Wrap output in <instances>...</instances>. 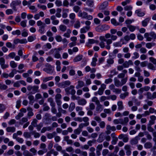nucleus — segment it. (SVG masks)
Returning a JSON list of instances; mask_svg holds the SVG:
<instances>
[{
    "label": "nucleus",
    "mask_w": 156,
    "mask_h": 156,
    "mask_svg": "<svg viewBox=\"0 0 156 156\" xmlns=\"http://www.w3.org/2000/svg\"><path fill=\"white\" fill-rule=\"evenodd\" d=\"M109 100L111 99L112 100L114 101L116 100L117 98L116 96L115 95H112L108 96Z\"/></svg>",
    "instance_id": "59"
},
{
    "label": "nucleus",
    "mask_w": 156,
    "mask_h": 156,
    "mask_svg": "<svg viewBox=\"0 0 156 156\" xmlns=\"http://www.w3.org/2000/svg\"><path fill=\"white\" fill-rule=\"evenodd\" d=\"M92 101L93 102H95L96 105L100 103L99 100L98 99V98L96 97H94L92 98Z\"/></svg>",
    "instance_id": "51"
},
{
    "label": "nucleus",
    "mask_w": 156,
    "mask_h": 156,
    "mask_svg": "<svg viewBox=\"0 0 156 156\" xmlns=\"http://www.w3.org/2000/svg\"><path fill=\"white\" fill-rule=\"evenodd\" d=\"M154 32L152 31L150 33H146L144 34V37L146 39L147 41H151L152 39H153V37L151 36V33Z\"/></svg>",
    "instance_id": "7"
},
{
    "label": "nucleus",
    "mask_w": 156,
    "mask_h": 156,
    "mask_svg": "<svg viewBox=\"0 0 156 156\" xmlns=\"http://www.w3.org/2000/svg\"><path fill=\"white\" fill-rule=\"evenodd\" d=\"M83 56L82 55H79L76 56L73 60L74 62H77L80 61L82 58Z\"/></svg>",
    "instance_id": "32"
},
{
    "label": "nucleus",
    "mask_w": 156,
    "mask_h": 156,
    "mask_svg": "<svg viewBox=\"0 0 156 156\" xmlns=\"http://www.w3.org/2000/svg\"><path fill=\"white\" fill-rule=\"evenodd\" d=\"M10 66L13 68H16L17 66V64L14 61H11L10 62Z\"/></svg>",
    "instance_id": "48"
},
{
    "label": "nucleus",
    "mask_w": 156,
    "mask_h": 156,
    "mask_svg": "<svg viewBox=\"0 0 156 156\" xmlns=\"http://www.w3.org/2000/svg\"><path fill=\"white\" fill-rule=\"evenodd\" d=\"M87 13L86 12H82L81 11H80L78 13V16L81 17L82 18L86 19L87 16Z\"/></svg>",
    "instance_id": "13"
},
{
    "label": "nucleus",
    "mask_w": 156,
    "mask_h": 156,
    "mask_svg": "<svg viewBox=\"0 0 156 156\" xmlns=\"http://www.w3.org/2000/svg\"><path fill=\"white\" fill-rule=\"evenodd\" d=\"M147 98V99L152 100V94L150 92H147L146 94Z\"/></svg>",
    "instance_id": "57"
},
{
    "label": "nucleus",
    "mask_w": 156,
    "mask_h": 156,
    "mask_svg": "<svg viewBox=\"0 0 156 156\" xmlns=\"http://www.w3.org/2000/svg\"><path fill=\"white\" fill-rule=\"evenodd\" d=\"M27 90L29 91L32 90L31 93L33 94H34L36 92H38L39 87L36 85L32 86L29 85L27 86Z\"/></svg>",
    "instance_id": "3"
},
{
    "label": "nucleus",
    "mask_w": 156,
    "mask_h": 156,
    "mask_svg": "<svg viewBox=\"0 0 156 156\" xmlns=\"http://www.w3.org/2000/svg\"><path fill=\"white\" fill-rule=\"evenodd\" d=\"M115 85L117 87L121 86V83L120 81L117 79V78L115 77L114 79Z\"/></svg>",
    "instance_id": "18"
},
{
    "label": "nucleus",
    "mask_w": 156,
    "mask_h": 156,
    "mask_svg": "<svg viewBox=\"0 0 156 156\" xmlns=\"http://www.w3.org/2000/svg\"><path fill=\"white\" fill-rule=\"evenodd\" d=\"M147 67L148 69L152 70H154L155 69V68L154 66L152 64L150 63H148V64Z\"/></svg>",
    "instance_id": "58"
},
{
    "label": "nucleus",
    "mask_w": 156,
    "mask_h": 156,
    "mask_svg": "<svg viewBox=\"0 0 156 156\" xmlns=\"http://www.w3.org/2000/svg\"><path fill=\"white\" fill-rule=\"evenodd\" d=\"M6 46L9 48H15V45H12L11 42H7L6 43Z\"/></svg>",
    "instance_id": "40"
},
{
    "label": "nucleus",
    "mask_w": 156,
    "mask_h": 156,
    "mask_svg": "<svg viewBox=\"0 0 156 156\" xmlns=\"http://www.w3.org/2000/svg\"><path fill=\"white\" fill-rule=\"evenodd\" d=\"M96 105L97 106L96 108V110L97 112L100 113L103 109V106L100 104V103Z\"/></svg>",
    "instance_id": "14"
},
{
    "label": "nucleus",
    "mask_w": 156,
    "mask_h": 156,
    "mask_svg": "<svg viewBox=\"0 0 156 156\" xmlns=\"http://www.w3.org/2000/svg\"><path fill=\"white\" fill-rule=\"evenodd\" d=\"M45 25H42L41 26H40L39 27V29L38 30V32L41 33V34H44L45 31Z\"/></svg>",
    "instance_id": "15"
},
{
    "label": "nucleus",
    "mask_w": 156,
    "mask_h": 156,
    "mask_svg": "<svg viewBox=\"0 0 156 156\" xmlns=\"http://www.w3.org/2000/svg\"><path fill=\"white\" fill-rule=\"evenodd\" d=\"M111 23L114 26H117L119 25V23L117 22L115 19L113 18L111 20Z\"/></svg>",
    "instance_id": "44"
},
{
    "label": "nucleus",
    "mask_w": 156,
    "mask_h": 156,
    "mask_svg": "<svg viewBox=\"0 0 156 156\" xmlns=\"http://www.w3.org/2000/svg\"><path fill=\"white\" fill-rule=\"evenodd\" d=\"M87 4L90 7H92L94 5V2L92 1L87 0L86 2Z\"/></svg>",
    "instance_id": "53"
},
{
    "label": "nucleus",
    "mask_w": 156,
    "mask_h": 156,
    "mask_svg": "<svg viewBox=\"0 0 156 156\" xmlns=\"http://www.w3.org/2000/svg\"><path fill=\"white\" fill-rule=\"evenodd\" d=\"M152 147V144L150 142H147L146 143L144 144V147L145 148H150Z\"/></svg>",
    "instance_id": "39"
},
{
    "label": "nucleus",
    "mask_w": 156,
    "mask_h": 156,
    "mask_svg": "<svg viewBox=\"0 0 156 156\" xmlns=\"http://www.w3.org/2000/svg\"><path fill=\"white\" fill-rule=\"evenodd\" d=\"M8 87L6 85L2 83H0V90H5L7 89Z\"/></svg>",
    "instance_id": "45"
},
{
    "label": "nucleus",
    "mask_w": 156,
    "mask_h": 156,
    "mask_svg": "<svg viewBox=\"0 0 156 156\" xmlns=\"http://www.w3.org/2000/svg\"><path fill=\"white\" fill-rule=\"evenodd\" d=\"M75 87L73 85H70L69 87H68L65 89V91L67 95L75 94L76 91L74 89Z\"/></svg>",
    "instance_id": "2"
},
{
    "label": "nucleus",
    "mask_w": 156,
    "mask_h": 156,
    "mask_svg": "<svg viewBox=\"0 0 156 156\" xmlns=\"http://www.w3.org/2000/svg\"><path fill=\"white\" fill-rule=\"evenodd\" d=\"M17 72V71H16V69H13L12 70V72L10 73L9 75V76L11 78L13 77L14 76V74H16Z\"/></svg>",
    "instance_id": "41"
},
{
    "label": "nucleus",
    "mask_w": 156,
    "mask_h": 156,
    "mask_svg": "<svg viewBox=\"0 0 156 156\" xmlns=\"http://www.w3.org/2000/svg\"><path fill=\"white\" fill-rule=\"evenodd\" d=\"M57 133L55 132H53L52 133H48L47 134V136L48 139H52L54 136L56 135Z\"/></svg>",
    "instance_id": "19"
},
{
    "label": "nucleus",
    "mask_w": 156,
    "mask_h": 156,
    "mask_svg": "<svg viewBox=\"0 0 156 156\" xmlns=\"http://www.w3.org/2000/svg\"><path fill=\"white\" fill-rule=\"evenodd\" d=\"M59 29L60 30L64 32L66 30L67 27L66 26L62 24L59 26Z\"/></svg>",
    "instance_id": "34"
},
{
    "label": "nucleus",
    "mask_w": 156,
    "mask_h": 156,
    "mask_svg": "<svg viewBox=\"0 0 156 156\" xmlns=\"http://www.w3.org/2000/svg\"><path fill=\"white\" fill-rule=\"evenodd\" d=\"M150 19V18L148 17L145 19L144 20L142 21L141 23L142 26L144 27H145L147 26Z\"/></svg>",
    "instance_id": "11"
},
{
    "label": "nucleus",
    "mask_w": 156,
    "mask_h": 156,
    "mask_svg": "<svg viewBox=\"0 0 156 156\" xmlns=\"http://www.w3.org/2000/svg\"><path fill=\"white\" fill-rule=\"evenodd\" d=\"M117 105L118 106V108L119 110L121 111L123 109L124 107L122 101H118L117 102Z\"/></svg>",
    "instance_id": "24"
},
{
    "label": "nucleus",
    "mask_w": 156,
    "mask_h": 156,
    "mask_svg": "<svg viewBox=\"0 0 156 156\" xmlns=\"http://www.w3.org/2000/svg\"><path fill=\"white\" fill-rule=\"evenodd\" d=\"M129 95V93L127 92H126L123 94H121L119 96L120 98L122 99H124L125 98Z\"/></svg>",
    "instance_id": "36"
},
{
    "label": "nucleus",
    "mask_w": 156,
    "mask_h": 156,
    "mask_svg": "<svg viewBox=\"0 0 156 156\" xmlns=\"http://www.w3.org/2000/svg\"><path fill=\"white\" fill-rule=\"evenodd\" d=\"M107 62L109 65H112L114 62V61L113 58H109L107 59Z\"/></svg>",
    "instance_id": "52"
},
{
    "label": "nucleus",
    "mask_w": 156,
    "mask_h": 156,
    "mask_svg": "<svg viewBox=\"0 0 156 156\" xmlns=\"http://www.w3.org/2000/svg\"><path fill=\"white\" fill-rule=\"evenodd\" d=\"M128 80V78L127 77H125V78H123L121 80V86L125 84L126 82Z\"/></svg>",
    "instance_id": "60"
},
{
    "label": "nucleus",
    "mask_w": 156,
    "mask_h": 156,
    "mask_svg": "<svg viewBox=\"0 0 156 156\" xmlns=\"http://www.w3.org/2000/svg\"><path fill=\"white\" fill-rule=\"evenodd\" d=\"M12 34L13 35H20L21 34V32L20 30H17L15 31H12Z\"/></svg>",
    "instance_id": "50"
},
{
    "label": "nucleus",
    "mask_w": 156,
    "mask_h": 156,
    "mask_svg": "<svg viewBox=\"0 0 156 156\" xmlns=\"http://www.w3.org/2000/svg\"><path fill=\"white\" fill-rule=\"evenodd\" d=\"M36 39L35 36H30L28 37L27 40L29 42H32L34 40Z\"/></svg>",
    "instance_id": "46"
},
{
    "label": "nucleus",
    "mask_w": 156,
    "mask_h": 156,
    "mask_svg": "<svg viewBox=\"0 0 156 156\" xmlns=\"http://www.w3.org/2000/svg\"><path fill=\"white\" fill-rule=\"evenodd\" d=\"M112 81L113 80L112 79L109 78L105 80V83L106 84H108L112 83Z\"/></svg>",
    "instance_id": "63"
},
{
    "label": "nucleus",
    "mask_w": 156,
    "mask_h": 156,
    "mask_svg": "<svg viewBox=\"0 0 156 156\" xmlns=\"http://www.w3.org/2000/svg\"><path fill=\"white\" fill-rule=\"evenodd\" d=\"M55 38L57 42H60L62 41V37L60 35H57L55 37Z\"/></svg>",
    "instance_id": "62"
},
{
    "label": "nucleus",
    "mask_w": 156,
    "mask_h": 156,
    "mask_svg": "<svg viewBox=\"0 0 156 156\" xmlns=\"http://www.w3.org/2000/svg\"><path fill=\"white\" fill-rule=\"evenodd\" d=\"M46 68L44 69V70L47 73L51 74L53 73L54 69L52 66L49 64L46 65Z\"/></svg>",
    "instance_id": "5"
},
{
    "label": "nucleus",
    "mask_w": 156,
    "mask_h": 156,
    "mask_svg": "<svg viewBox=\"0 0 156 156\" xmlns=\"http://www.w3.org/2000/svg\"><path fill=\"white\" fill-rule=\"evenodd\" d=\"M52 47L51 44L49 43H47L42 46V49L45 51H47L50 49Z\"/></svg>",
    "instance_id": "8"
},
{
    "label": "nucleus",
    "mask_w": 156,
    "mask_h": 156,
    "mask_svg": "<svg viewBox=\"0 0 156 156\" xmlns=\"http://www.w3.org/2000/svg\"><path fill=\"white\" fill-rule=\"evenodd\" d=\"M23 154L24 156H33L32 154L27 150L24 151Z\"/></svg>",
    "instance_id": "49"
},
{
    "label": "nucleus",
    "mask_w": 156,
    "mask_h": 156,
    "mask_svg": "<svg viewBox=\"0 0 156 156\" xmlns=\"http://www.w3.org/2000/svg\"><path fill=\"white\" fill-rule=\"evenodd\" d=\"M80 27V23L79 20H77L74 24V27L76 29L79 28Z\"/></svg>",
    "instance_id": "43"
},
{
    "label": "nucleus",
    "mask_w": 156,
    "mask_h": 156,
    "mask_svg": "<svg viewBox=\"0 0 156 156\" xmlns=\"http://www.w3.org/2000/svg\"><path fill=\"white\" fill-rule=\"evenodd\" d=\"M71 30L69 29H67L66 32L64 34L63 36L67 38H69L70 37V34L71 33Z\"/></svg>",
    "instance_id": "29"
},
{
    "label": "nucleus",
    "mask_w": 156,
    "mask_h": 156,
    "mask_svg": "<svg viewBox=\"0 0 156 156\" xmlns=\"http://www.w3.org/2000/svg\"><path fill=\"white\" fill-rule=\"evenodd\" d=\"M53 78V76H49L43 78V81L44 83H46L47 82L52 80Z\"/></svg>",
    "instance_id": "38"
},
{
    "label": "nucleus",
    "mask_w": 156,
    "mask_h": 156,
    "mask_svg": "<svg viewBox=\"0 0 156 156\" xmlns=\"http://www.w3.org/2000/svg\"><path fill=\"white\" fill-rule=\"evenodd\" d=\"M28 98L30 100L29 104L32 105L34 102V96L32 95H30L28 96Z\"/></svg>",
    "instance_id": "26"
},
{
    "label": "nucleus",
    "mask_w": 156,
    "mask_h": 156,
    "mask_svg": "<svg viewBox=\"0 0 156 156\" xmlns=\"http://www.w3.org/2000/svg\"><path fill=\"white\" fill-rule=\"evenodd\" d=\"M155 44L154 43H148L146 44V47L148 49L151 48L152 46H154Z\"/></svg>",
    "instance_id": "35"
},
{
    "label": "nucleus",
    "mask_w": 156,
    "mask_h": 156,
    "mask_svg": "<svg viewBox=\"0 0 156 156\" xmlns=\"http://www.w3.org/2000/svg\"><path fill=\"white\" fill-rule=\"evenodd\" d=\"M54 57L57 59H62L61 55L60 54V52H58V51L55 50L53 53Z\"/></svg>",
    "instance_id": "17"
},
{
    "label": "nucleus",
    "mask_w": 156,
    "mask_h": 156,
    "mask_svg": "<svg viewBox=\"0 0 156 156\" xmlns=\"http://www.w3.org/2000/svg\"><path fill=\"white\" fill-rule=\"evenodd\" d=\"M84 86V83L83 81L79 80L78 81V84L76 86V88L77 89L81 88Z\"/></svg>",
    "instance_id": "16"
},
{
    "label": "nucleus",
    "mask_w": 156,
    "mask_h": 156,
    "mask_svg": "<svg viewBox=\"0 0 156 156\" xmlns=\"http://www.w3.org/2000/svg\"><path fill=\"white\" fill-rule=\"evenodd\" d=\"M69 9H65L62 10V17L63 18H66L68 16L67 13L69 12Z\"/></svg>",
    "instance_id": "20"
},
{
    "label": "nucleus",
    "mask_w": 156,
    "mask_h": 156,
    "mask_svg": "<svg viewBox=\"0 0 156 156\" xmlns=\"http://www.w3.org/2000/svg\"><path fill=\"white\" fill-rule=\"evenodd\" d=\"M103 133H101L97 139V141L99 143H101L104 140V138L103 135Z\"/></svg>",
    "instance_id": "30"
},
{
    "label": "nucleus",
    "mask_w": 156,
    "mask_h": 156,
    "mask_svg": "<svg viewBox=\"0 0 156 156\" xmlns=\"http://www.w3.org/2000/svg\"><path fill=\"white\" fill-rule=\"evenodd\" d=\"M82 131V130H80V129L78 128L77 129L74 130V132L77 135H79Z\"/></svg>",
    "instance_id": "64"
},
{
    "label": "nucleus",
    "mask_w": 156,
    "mask_h": 156,
    "mask_svg": "<svg viewBox=\"0 0 156 156\" xmlns=\"http://www.w3.org/2000/svg\"><path fill=\"white\" fill-rule=\"evenodd\" d=\"M98 60L96 57L93 58H92V62H91V65L94 67L96 65V62Z\"/></svg>",
    "instance_id": "37"
},
{
    "label": "nucleus",
    "mask_w": 156,
    "mask_h": 156,
    "mask_svg": "<svg viewBox=\"0 0 156 156\" xmlns=\"http://www.w3.org/2000/svg\"><path fill=\"white\" fill-rule=\"evenodd\" d=\"M75 108V104L74 102H72L69 105V111L71 112L73 111Z\"/></svg>",
    "instance_id": "33"
},
{
    "label": "nucleus",
    "mask_w": 156,
    "mask_h": 156,
    "mask_svg": "<svg viewBox=\"0 0 156 156\" xmlns=\"http://www.w3.org/2000/svg\"><path fill=\"white\" fill-rule=\"evenodd\" d=\"M111 74L108 75V77L112 78L115 75L118 74V72L116 71L115 69L110 71Z\"/></svg>",
    "instance_id": "21"
},
{
    "label": "nucleus",
    "mask_w": 156,
    "mask_h": 156,
    "mask_svg": "<svg viewBox=\"0 0 156 156\" xmlns=\"http://www.w3.org/2000/svg\"><path fill=\"white\" fill-rule=\"evenodd\" d=\"M71 82L69 80H66L57 83V85L59 87L64 88L69 86Z\"/></svg>",
    "instance_id": "4"
},
{
    "label": "nucleus",
    "mask_w": 156,
    "mask_h": 156,
    "mask_svg": "<svg viewBox=\"0 0 156 156\" xmlns=\"http://www.w3.org/2000/svg\"><path fill=\"white\" fill-rule=\"evenodd\" d=\"M113 46L115 47H121L122 44L120 43V42L119 41L116 42H114L113 44Z\"/></svg>",
    "instance_id": "47"
},
{
    "label": "nucleus",
    "mask_w": 156,
    "mask_h": 156,
    "mask_svg": "<svg viewBox=\"0 0 156 156\" xmlns=\"http://www.w3.org/2000/svg\"><path fill=\"white\" fill-rule=\"evenodd\" d=\"M95 30L96 31L99 32H101L104 31V30H103V29H102V25L99 26L95 28Z\"/></svg>",
    "instance_id": "54"
},
{
    "label": "nucleus",
    "mask_w": 156,
    "mask_h": 156,
    "mask_svg": "<svg viewBox=\"0 0 156 156\" xmlns=\"http://www.w3.org/2000/svg\"><path fill=\"white\" fill-rule=\"evenodd\" d=\"M88 43L90 44L94 43H98V41L95 40L93 39H89L88 40Z\"/></svg>",
    "instance_id": "55"
},
{
    "label": "nucleus",
    "mask_w": 156,
    "mask_h": 156,
    "mask_svg": "<svg viewBox=\"0 0 156 156\" xmlns=\"http://www.w3.org/2000/svg\"><path fill=\"white\" fill-rule=\"evenodd\" d=\"M89 29V27H84L80 29V32L81 34L86 33Z\"/></svg>",
    "instance_id": "25"
},
{
    "label": "nucleus",
    "mask_w": 156,
    "mask_h": 156,
    "mask_svg": "<svg viewBox=\"0 0 156 156\" xmlns=\"http://www.w3.org/2000/svg\"><path fill=\"white\" fill-rule=\"evenodd\" d=\"M62 49L61 48H55L54 49H52L50 50L49 52V54H52L53 53L55 50L58 51V52H59L60 51H61Z\"/></svg>",
    "instance_id": "42"
},
{
    "label": "nucleus",
    "mask_w": 156,
    "mask_h": 156,
    "mask_svg": "<svg viewBox=\"0 0 156 156\" xmlns=\"http://www.w3.org/2000/svg\"><path fill=\"white\" fill-rule=\"evenodd\" d=\"M117 32L116 29H112L110 30L111 34L107 33L105 36H100L99 37L101 42L99 43V45L101 48H105L108 50L110 49V44L112 43V41L116 40L118 38L116 35H113Z\"/></svg>",
    "instance_id": "1"
},
{
    "label": "nucleus",
    "mask_w": 156,
    "mask_h": 156,
    "mask_svg": "<svg viewBox=\"0 0 156 156\" xmlns=\"http://www.w3.org/2000/svg\"><path fill=\"white\" fill-rule=\"evenodd\" d=\"M86 100L84 99H81L78 101V104L80 105H84L87 103Z\"/></svg>",
    "instance_id": "23"
},
{
    "label": "nucleus",
    "mask_w": 156,
    "mask_h": 156,
    "mask_svg": "<svg viewBox=\"0 0 156 156\" xmlns=\"http://www.w3.org/2000/svg\"><path fill=\"white\" fill-rule=\"evenodd\" d=\"M89 125V123H82L79 124L78 128L80 130H82V129L84 127H86Z\"/></svg>",
    "instance_id": "27"
},
{
    "label": "nucleus",
    "mask_w": 156,
    "mask_h": 156,
    "mask_svg": "<svg viewBox=\"0 0 156 156\" xmlns=\"http://www.w3.org/2000/svg\"><path fill=\"white\" fill-rule=\"evenodd\" d=\"M108 2L107 1H105L102 3L99 6V9L100 10H103L108 6Z\"/></svg>",
    "instance_id": "10"
},
{
    "label": "nucleus",
    "mask_w": 156,
    "mask_h": 156,
    "mask_svg": "<svg viewBox=\"0 0 156 156\" xmlns=\"http://www.w3.org/2000/svg\"><path fill=\"white\" fill-rule=\"evenodd\" d=\"M6 130L8 132L14 133L16 131V128L14 127H8L6 129Z\"/></svg>",
    "instance_id": "22"
},
{
    "label": "nucleus",
    "mask_w": 156,
    "mask_h": 156,
    "mask_svg": "<svg viewBox=\"0 0 156 156\" xmlns=\"http://www.w3.org/2000/svg\"><path fill=\"white\" fill-rule=\"evenodd\" d=\"M94 22L96 25H99L101 23V20L97 18H95L94 19Z\"/></svg>",
    "instance_id": "56"
},
{
    "label": "nucleus",
    "mask_w": 156,
    "mask_h": 156,
    "mask_svg": "<svg viewBox=\"0 0 156 156\" xmlns=\"http://www.w3.org/2000/svg\"><path fill=\"white\" fill-rule=\"evenodd\" d=\"M140 139L138 136H136L134 138L132 139L130 141V143L132 145H135L138 142V140Z\"/></svg>",
    "instance_id": "9"
},
{
    "label": "nucleus",
    "mask_w": 156,
    "mask_h": 156,
    "mask_svg": "<svg viewBox=\"0 0 156 156\" xmlns=\"http://www.w3.org/2000/svg\"><path fill=\"white\" fill-rule=\"evenodd\" d=\"M135 12V13L137 14V16L139 17H142L145 15L144 12H142L141 9H139L136 10Z\"/></svg>",
    "instance_id": "12"
},
{
    "label": "nucleus",
    "mask_w": 156,
    "mask_h": 156,
    "mask_svg": "<svg viewBox=\"0 0 156 156\" xmlns=\"http://www.w3.org/2000/svg\"><path fill=\"white\" fill-rule=\"evenodd\" d=\"M21 3V1L20 0H17L12 1L10 4V6L12 7L14 10H15L16 6L20 5Z\"/></svg>",
    "instance_id": "6"
},
{
    "label": "nucleus",
    "mask_w": 156,
    "mask_h": 156,
    "mask_svg": "<svg viewBox=\"0 0 156 156\" xmlns=\"http://www.w3.org/2000/svg\"><path fill=\"white\" fill-rule=\"evenodd\" d=\"M23 136L25 138H30L31 137V133L28 132H24L23 133Z\"/></svg>",
    "instance_id": "31"
},
{
    "label": "nucleus",
    "mask_w": 156,
    "mask_h": 156,
    "mask_svg": "<svg viewBox=\"0 0 156 156\" xmlns=\"http://www.w3.org/2000/svg\"><path fill=\"white\" fill-rule=\"evenodd\" d=\"M127 27L128 28L129 31L131 32H133L137 28L136 26L131 25H128Z\"/></svg>",
    "instance_id": "28"
},
{
    "label": "nucleus",
    "mask_w": 156,
    "mask_h": 156,
    "mask_svg": "<svg viewBox=\"0 0 156 156\" xmlns=\"http://www.w3.org/2000/svg\"><path fill=\"white\" fill-rule=\"evenodd\" d=\"M27 20H24L22 21L20 23V25L23 27H25L27 26Z\"/></svg>",
    "instance_id": "61"
}]
</instances>
